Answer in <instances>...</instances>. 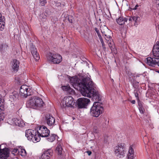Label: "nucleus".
<instances>
[{
	"instance_id": "nucleus-28",
	"label": "nucleus",
	"mask_w": 159,
	"mask_h": 159,
	"mask_svg": "<svg viewBox=\"0 0 159 159\" xmlns=\"http://www.w3.org/2000/svg\"><path fill=\"white\" fill-rule=\"evenodd\" d=\"M56 151L59 155H61L62 153V148L61 146L59 145L58 146L56 149Z\"/></svg>"
},
{
	"instance_id": "nucleus-20",
	"label": "nucleus",
	"mask_w": 159,
	"mask_h": 159,
	"mask_svg": "<svg viewBox=\"0 0 159 159\" xmlns=\"http://www.w3.org/2000/svg\"><path fill=\"white\" fill-rule=\"evenodd\" d=\"M134 145H130L129 147L128 152L127 155V159H133L134 156Z\"/></svg>"
},
{
	"instance_id": "nucleus-42",
	"label": "nucleus",
	"mask_w": 159,
	"mask_h": 159,
	"mask_svg": "<svg viewBox=\"0 0 159 159\" xmlns=\"http://www.w3.org/2000/svg\"><path fill=\"white\" fill-rule=\"evenodd\" d=\"M86 152L89 156L92 153V152L90 151H88Z\"/></svg>"
},
{
	"instance_id": "nucleus-32",
	"label": "nucleus",
	"mask_w": 159,
	"mask_h": 159,
	"mask_svg": "<svg viewBox=\"0 0 159 159\" xmlns=\"http://www.w3.org/2000/svg\"><path fill=\"white\" fill-rule=\"evenodd\" d=\"M39 1L40 4L42 6H44L47 3L46 0H39Z\"/></svg>"
},
{
	"instance_id": "nucleus-39",
	"label": "nucleus",
	"mask_w": 159,
	"mask_h": 159,
	"mask_svg": "<svg viewBox=\"0 0 159 159\" xmlns=\"http://www.w3.org/2000/svg\"><path fill=\"white\" fill-rule=\"evenodd\" d=\"M20 151L18 150L17 149H14L13 151H12V153H18Z\"/></svg>"
},
{
	"instance_id": "nucleus-43",
	"label": "nucleus",
	"mask_w": 159,
	"mask_h": 159,
	"mask_svg": "<svg viewBox=\"0 0 159 159\" xmlns=\"http://www.w3.org/2000/svg\"><path fill=\"white\" fill-rule=\"evenodd\" d=\"M131 102L133 104H134L135 103V101L134 100H133L131 101Z\"/></svg>"
},
{
	"instance_id": "nucleus-23",
	"label": "nucleus",
	"mask_w": 159,
	"mask_h": 159,
	"mask_svg": "<svg viewBox=\"0 0 159 159\" xmlns=\"http://www.w3.org/2000/svg\"><path fill=\"white\" fill-rule=\"evenodd\" d=\"M9 49V48L7 43H3L0 44V51L2 53L6 52Z\"/></svg>"
},
{
	"instance_id": "nucleus-35",
	"label": "nucleus",
	"mask_w": 159,
	"mask_h": 159,
	"mask_svg": "<svg viewBox=\"0 0 159 159\" xmlns=\"http://www.w3.org/2000/svg\"><path fill=\"white\" fill-rule=\"evenodd\" d=\"M139 16H133L132 17V19L133 20L135 21V22H137V20H138V19H139Z\"/></svg>"
},
{
	"instance_id": "nucleus-14",
	"label": "nucleus",
	"mask_w": 159,
	"mask_h": 159,
	"mask_svg": "<svg viewBox=\"0 0 159 159\" xmlns=\"http://www.w3.org/2000/svg\"><path fill=\"white\" fill-rule=\"evenodd\" d=\"M45 122L48 125L52 126L54 125L55 119L52 116L47 114L45 117Z\"/></svg>"
},
{
	"instance_id": "nucleus-36",
	"label": "nucleus",
	"mask_w": 159,
	"mask_h": 159,
	"mask_svg": "<svg viewBox=\"0 0 159 159\" xmlns=\"http://www.w3.org/2000/svg\"><path fill=\"white\" fill-rule=\"evenodd\" d=\"M95 30L97 34L99 37V38L100 39V38H102L101 35H100L98 29L97 28H95Z\"/></svg>"
},
{
	"instance_id": "nucleus-47",
	"label": "nucleus",
	"mask_w": 159,
	"mask_h": 159,
	"mask_svg": "<svg viewBox=\"0 0 159 159\" xmlns=\"http://www.w3.org/2000/svg\"><path fill=\"white\" fill-rule=\"evenodd\" d=\"M109 32H110V33H111V31H109Z\"/></svg>"
},
{
	"instance_id": "nucleus-13",
	"label": "nucleus",
	"mask_w": 159,
	"mask_h": 159,
	"mask_svg": "<svg viewBox=\"0 0 159 159\" xmlns=\"http://www.w3.org/2000/svg\"><path fill=\"white\" fill-rule=\"evenodd\" d=\"M89 99L85 98H80L78 99V105L80 108H85L89 103Z\"/></svg>"
},
{
	"instance_id": "nucleus-15",
	"label": "nucleus",
	"mask_w": 159,
	"mask_h": 159,
	"mask_svg": "<svg viewBox=\"0 0 159 159\" xmlns=\"http://www.w3.org/2000/svg\"><path fill=\"white\" fill-rule=\"evenodd\" d=\"M52 152L51 149L45 151L40 157V159H49L52 155Z\"/></svg>"
},
{
	"instance_id": "nucleus-5",
	"label": "nucleus",
	"mask_w": 159,
	"mask_h": 159,
	"mask_svg": "<svg viewBox=\"0 0 159 159\" xmlns=\"http://www.w3.org/2000/svg\"><path fill=\"white\" fill-rule=\"evenodd\" d=\"M103 108L98 102H94L90 110V113L93 116L98 117L102 114Z\"/></svg>"
},
{
	"instance_id": "nucleus-46",
	"label": "nucleus",
	"mask_w": 159,
	"mask_h": 159,
	"mask_svg": "<svg viewBox=\"0 0 159 159\" xmlns=\"http://www.w3.org/2000/svg\"><path fill=\"white\" fill-rule=\"evenodd\" d=\"M129 21H131L132 20V17H130L129 19Z\"/></svg>"
},
{
	"instance_id": "nucleus-3",
	"label": "nucleus",
	"mask_w": 159,
	"mask_h": 159,
	"mask_svg": "<svg viewBox=\"0 0 159 159\" xmlns=\"http://www.w3.org/2000/svg\"><path fill=\"white\" fill-rule=\"evenodd\" d=\"M44 104L42 99L36 97H33L30 99L26 103L27 107L34 109L41 108L44 106Z\"/></svg>"
},
{
	"instance_id": "nucleus-30",
	"label": "nucleus",
	"mask_w": 159,
	"mask_h": 159,
	"mask_svg": "<svg viewBox=\"0 0 159 159\" xmlns=\"http://www.w3.org/2000/svg\"><path fill=\"white\" fill-rule=\"evenodd\" d=\"M61 88L63 90L65 91H67L70 89V87L69 85L62 86Z\"/></svg>"
},
{
	"instance_id": "nucleus-24",
	"label": "nucleus",
	"mask_w": 159,
	"mask_h": 159,
	"mask_svg": "<svg viewBox=\"0 0 159 159\" xmlns=\"http://www.w3.org/2000/svg\"><path fill=\"white\" fill-rule=\"evenodd\" d=\"M128 20V19L126 18H124L123 17H120L116 19V21L117 23L120 25H123L125 22H126Z\"/></svg>"
},
{
	"instance_id": "nucleus-22",
	"label": "nucleus",
	"mask_w": 159,
	"mask_h": 159,
	"mask_svg": "<svg viewBox=\"0 0 159 159\" xmlns=\"http://www.w3.org/2000/svg\"><path fill=\"white\" fill-rule=\"evenodd\" d=\"M2 97L0 95V122L3 120L4 118V114L1 112L3 110L4 106L2 102Z\"/></svg>"
},
{
	"instance_id": "nucleus-8",
	"label": "nucleus",
	"mask_w": 159,
	"mask_h": 159,
	"mask_svg": "<svg viewBox=\"0 0 159 159\" xmlns=\"http://www.w3.org/2000/svg\"><path fill=\"white\" fill-rule=\"evenodd\" d=\"M32 90L28 86L26 85H22L20 88V95L23 97L26 98L31 95Z\"/></svg>"
},
{
	"instance_id": "nucleus-38",
	"label": "nucleus",
	"mask_w": 159,
	"mask_h": 159,
	"mask_svg": "<svg viewBox=\"0 0 159 159\" xmlns=\"http://www.w3.org/2000/svg\"><path fill=\"white\" fill-rule=\"evenodd\" d=\"M139 111L141 113L143 114L144 113V111L143 110V107H139Z\"/></svg>"
},
{
	"instance_id": "nucleus-19",
	"label": "nucleus",
	"mask_w": 159,
	"mask_h": 159,
	"mask_svg": "<svg viewBox=\"0 0 159 159\" xmlns=\"http://www.w3.org/2000/svg\"><path fill=\"white\" fill-rule=\"evenodd\" d=\"M19 61L16 59H14L11 63V68L14 71H17L19 68Z\"/></svg>"
},
{
	"instance_id": "nucleus-2",
	"label": "nucleus",
	"mask_w": 159,
	"mask_h": 159,
	"mask_svg": "<svg viewBox=\"0 0 159 159\" xmlns=\"http://www.w3.org/2000/svg\"><path fill=\"white\" fill-rule=\"evenodd\" d=\"M94 85L93 81L90 83L85 89H83L81 92V94L83 96H86L89 98L93 97L96 101H99L100 100L99 95L94 89Z\"/></svg>"
},
{
	"instance_id": "nucleus-26",
	"label": "nucleus",
	"mask_w": 159,
	"mask_h": 159,
	"mask_svg": "<svg viewBox=\"0 0 159 159\" xmlns=\"http://www.w3.org/2000/svg\"><path fill=\"white\" fill-rule=\"evenodd\" d=\"M4 19L2 17V15L0 13V28L3 29L4 28Z\"/></svg>"
},
{
	"instance_id": "nucleus-41",
	"label": "nucleus",
	"mask_w": 159,
	"mask_h": 159,
	"mask_svg": "<svg viewBox=\"0 0 159 159\" xmlns=\"http://www.w3.org/2000/svg\"><path fill=\"white\" fill-rule=\"evenodd\" d=\"M139 107H143L142 103L141 102H139L138 103Z\"/></svg>"
},
{
	"instance_id": "nucleus-25",
	"label": "nucleus",
	"mask_w": 159,
	"mask_h": 159,
	"mask_svg": "<svg viewBox=\"0 0 159 159\" xmlns=\"http://www.w3.org/2000/svg\"><path fill=\"white\" fill-rule=\"evenodd\" d=\"M46 13L45 12L39 15V19L40 22L43 23L46 21L47 16L46 15Z\"/></svg>"
},
{
	"instance_id": "nucleus-16",
	"label": "nucleus",
	"mask_w": 159,
	"mask_h": 159,
	"mask_svg": "<svg viewBox=\"0 0 159 159\" xmlns=\"http://www.w3.org/2000/svg\"><path fill=\"white\" fill-rule=\"evenodd\" d=\"M9 157V152L8 149L5 148L0 150V158L2 159H7Z\"/></svg>"
},
{
	"instance_id": "nucleus-4",
	"label": "nucleus",
	"mask_w": 159,
	"mask_h": 159,
	"mask_svg": "<svg viewBox=\"0 0 159 159\" xmlns=\"http://www.w3.org/2000/svg\"><path fill=\"white\" fill-rule=\"evenodd\" d=\"M25 136L28 140L34 143L38 142L40 140L36 129L34 130L30 129H27L25 131Z\"/></svg>"
},
{
	"instance_id": "nucleus-29",
	"label": "nucleus",
	"mask_w": 159,
	"mask_h": 159,
	"mask_svg": "<svg viewBox=\"0 0 159 159\" xmlns=\"http://www.w3.org/2000/svg\"><path fill=\"white\" fill-rule=\"evenodd\" d=\"M20 154L22 156H25L26 155V152L24 148H20L19 152Z\"/></svg>"
},
{
	"instance_id": "nucleus-37",
	"label": "nucleus",
	"mask_w": 159,
	"mask_h": 159,
	"mask_svg": "<svg viewBox=\"0 0 159 159\" xmlns=\"http://www.w3.org/2000/svg\"><path fill=\"white\" fill-rule=\"evenodd\" d=\"M137 90H134V93L135 97H136L137 99L138 100H139V94L137 92Z\"/></svg>"
},
{
	"instance_id": "nucleus-31",
	"label": "nucleus",
	"mask_w": 159,
	"mask_h": 159,
	"mask_svg": "<svg viewBox=\"0 0 159 159\" xmlns=\"http://www.w3.org/2000/svg\"><path fill=\"white\" fill-rule=\"evenodd\" d=\"M54 4H55L56 6L57 7H61L64 6V5L63 4H61L60 2H58L57 1H54Z\"/></svg>"
},
{
	"instance_id": "nucleus-11",
	"label": "nucleus",
	"mask_w": 159,
	"mask_h": 159,
	"mask_svg": "<svg viewBox=\"0 0 159 159\" xmlns=\"http://www.w3.org/2000/svg\"><path fill=\"white\" fill-rule=\"evenodd\" d=\"M114 150L116 156L120 158L123 157L126 152L124 146L121 144L115 147Z\"/></svg>"
},
{
	"instance_id": "nucleus-1",
	"label": "nucleus",
	"mask_w": 159,
	"mask_h": 159,
	"mask_svg": "<svg viewBox=\"0 0 159 159\" xmlns=\"http://www.w3.org/2000/svg\"><path fill=\"white\" fill-rule=\"evenodd\" d=\"M70 82L74 87L75 86H77L80 88V92L83 89H85L91 80L89 77L84 78L82 80H80L77 77L74 76L70 77Z\"/></svg>"
},
{
	"instance_id": "nucleus-7",
	"label": "nucleus",
	"mask_w": 159,
	"mask_h": 159,
	"mask_svg": "<svg viewBox=\"0 0 159 159\" xmlns=\"http://www.w3.org/2000/svg\"><path fill=\"white\" fill-rule=\"evenodd\" d=\"M146 63L148 65L153 67H159V58L158 57H148L146 58Z\"/></svg>"
},
{
	"instance_id": "nucleus-40",
	"label": "nucleus",
	"mask_w": 159,
	"mask_h": 159,
	"mask_svg": "<svg viewBox=\"0 0 159 159\" xmlns=\"http://www.w3.org/2000/svg\"><path fill=\"white\" fill-rule=\"evenodd\" d=\"M139 7V5L138 4H136V6H135L134 8L133 9H131V10H136L137 9V8Z\"/></svg>"
},
{
	"instance_id": "nucleus-10",
	"label": "nucleus",
	"mask_w": 159,
	"mask_h": 159,
	"mask_svg": "<svg viewBox=\"0 0 159 159\" xmlns=\"http://www.w3.org/2000/svg\"><path fill=\"white\" fill-rule=\"evenodd\" d=\"M74 102L73 98L71 96L65 97L61 101V105L63 107H71L74 105Z\"/></svg>"
},
{
	"instance_id": "nucleus-21",
	"label": "nucleus",
	"mask_w": 159,
	"mask_h": 159,
	"mask_svg": "<svg viewBox=\"0 0 159 159\" xmlns=\"http://www.w3.org/2000/svg\"><path fill=\"white\" fill-rule=\"evenodd\" d=\"M12 123L20 127H23L25 125V124L22 121L16 118H14L11 119Z\"/></svg>"
},
{
	"instance_id": "nucleus-48",
	"label": "nucleus",
	"mask_w": 159,
	"mask_h": 159,
	"mask_svg": "<svg viewBox=\"0 0 159 159\" xmlns=\"http://www.w3.org/2000/svg\"><path fill=\"white\" fill-rule=\"evenodd\" d=\"M112 81H114L113 79H112Z\"/></svg>"
},
{
	"instance_id": "nucleus-17",
	"label": "nucleus",
	"mask_w": 159,
	"mask_h": 159,
	"mask_svg": "<svg viewBox=\"0 0 159 159\" xmlns=\"http://www.w3.org/2000/svg\"><path fill=\"white\" fill-rule=\"evenodd\" d=\"M152 53L154 57H159V42H157L154 45Z\"/></svg>"
},
{
	"instance_id": "nucleus-18",
	"label": "nucleus",
	"mask_w": 159,
	"mask_h": 159,
	"mask_svg": "<svg viewBox=\"0 0 159 159\" xmlns=\"http://www.w3.org/2000/svg\"><path fill=\"white\" fill-rule=\"evenodd\" d=\"M31 52L36 61L39 60L40 58L39 55L37 52V49L35 46H33L31 48Z\"/></svg>"
},
{
	"instance_id": "nucleus-12",
	"label": "nucleus",
	"mask_w": 159,
	"mask_h": 159,
	"mask_svg": "<svg viewBox=\"0 0 159 159\" xmlns=\"http://www.w3.org/2000/svg\"><path fill=\"white\" fill-rule=\"evenodd\" d=\"M102 34L105 36V38L107 41L109 47L111 49V51H114L115 49V46L114 43L111 39V37L109 35L108 33H106L104 32Z\"/></svg>"
},
{
	"instance_id": "nucleus-27",
	"label": "nucleus",
	"mask_w": 159,
	"mask_h": 159,
	"mask_svg": "<svg viewBox=\"0 0 159 159\" xmlns=\"http://www.w3.org/2000/svg\"><path fill=\"white\" fill-rule=\"evenodd\" d=\"M49 136L48 138V141L50 142H53L56 139V137H57L55 134H51V135L49 134Z\"/></svg>"
},
{
	"instance_id": "nucleus-34",
	"label": "nucleus",
	"mask_w": 159,
	"mask_h": 159,
	"mask_svg": "<svg viewBox=\"0 0 159 159\" xmlns=\"http://www.w3.org/2000/svg\"><path fill=\"white\" fill-rule=\"evenodd\" d=\"M93 132L94 133L98 134L99 133L100 131L98 128H97L96 127H94L93 129Z\"/></svg>"
},
{
	"instance_id": "nucleus-44",
	"label": "nucleus",
	"mask_w": 159,
	"mask_h": 159,
	"mask_svg": "<svg viewBox=\"0 0 159 159\" xmlns=\"http://www.w3.org/2000/svg\"><path fill=\"white\" fill-rule=\"evenodd\" d=\"M156 3L157 4H158V6H159V0H156Z\"/></svg>"
},
{
	"instance_id": "nucleus-33",
	"label": "nucleus",
	"mask_w": 159,
	"mask_h": 159,
	"mask_svg": "<svg viewBox=\"0 0 159 159\" xmlns=\"http://www.w3.org/2000/svg\"><path fill=\"white\" fill-rule=\"evenodd\" d=\"M99 39L100 41V42L102 43V46L103 47V49L104 50H105L106 47H105V43L103 42V41L102 39V37Z\"/></svg>"
},
{
	"instance_id": "nucleus-9",
	"label": "nucleus",
	"mask_w": 159,
	"mask_h": 159,
	"mask_svg": "<svg viewBox=\"0 0 159 159\" xmlns=\"http://www.w3.org/2000/svg\"><path fill=\"white\" fill-rule=\"evenodd\" d=\"M37 129L38 134L39 137H48L49 135L50 131L44 126L39 127Z\"/></svg>"
},
{
	"instance_id": "nucleus-45",
	"label": "nucleus",
	"mask_w": 159,
	"mask_h": 159,
	"mask_svg": "<svg viewBox=\"0 0 159 159\" xmlns=\"http://www.w3.org/2000/svg\"><path fill=\"white\" fill-rule=\"evenodd\" d=\"M69 21L70 23H72L73 22V20L71 19L70 20V19H69Z\"/></svg>"
},
{
	"instance_id": "nucleus-6",
	"label": "nucleus",
	"mask_w": 159,
	"mask_h": 159,
	"mask_svg": "<svg viewBox=\"0 0 159 159\" xmlns=\"http://www.w3.org/2000/svg\"><path fill=\"white\" fill-rule=\"evenodd\" d=\"M46 57L48 61L53 64H58L62 60L61 56L58 54H54L49 52L47 54Z\"/></svg>"
}]
</instances>
